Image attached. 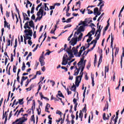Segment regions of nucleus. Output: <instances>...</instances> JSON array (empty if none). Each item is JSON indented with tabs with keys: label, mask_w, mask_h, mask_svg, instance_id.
I'll return each instance as SVG.
<instances>
[{
	"label": "nucleus",
	"mask_w": 124,
	"mask_h": 124,
	"mask_svg": "<svg viewBox=\"0 0 124 124\" xmlns=\"http://www.w3.org/2000/svg\"><path fill=\"white\" fill-rule=\"evenodd\" d=\"M24 32H25V33H29V32H32V31H28V30H25L24 31Z\"/></svg>",
	"instance_id": "51"
},
{
	"label": "nucleus",
	"mask_w": 124,
	"mask_h": 124,
	"mask_svg": "<svg viewBox=\"0 0 124 124\" xmlns=\"http://www.w3.org/2000/svg\"><path fill=\"white\" fill-rule=\"evenodd\" d=\"M124 57V50L123 51V53L121 56V63L122 64V62H123V58Z\"/></svg>",
	"instance_id": "28"
},
{
	"label": "nucleus",
	"mask_w": 124,
	"mask_h": 124,
	"mask_svg": "<svg viewBox=\"0 0 124 124\" xmlns=\"http://www.w3.org/2000/svg\"><path fill=\"white\" fill-rule=\"evenodd\" d=\"M108 108H109V104H108V102L107 101V104L105 105V108H104L103 111H106V109L108 110Z\"/></svg>",
	"instance_id": "19"
},
{
	"label": "nucleus",
	"mask_w": 124,
	"mask_h": 124,
	"mask_svg": "<svg viewBox=\"0 0 124 124\" xmlns=\"http://www.w3.org/2000/svg\"><path fill=\"white\" fill-rule=\"evenodd\" d=\"M23 23H25V21H30V18L28 17H24V18Z\"/></svg>",
	"instance_id": "33"
},
{
	"label": "nucleus",
	"mask_w": 124,
	"mask_h": 124,
	"mask_svg": "<svg viewBox=\"0 0 124 124\" xmlns=\"http://www.w3.org/2000/svg\"><path fill=\"white\" fill-rule=\"evenodd\" d=\"M26 65H28V67H31V63L29 62H27Z\"/></svg>",
	"instance_id": "61"
},
{
	"label": "nucleus",
	"mask_w": 124,
	"mask_h": 124,
	"mask_svg": "<svg viewBox=\"0 0 124 124\" xmlns=\"http://www.w3.org/2000/svg\"><path fill=\"white\" fill-rule=\"evenodd\" d=\"M28 44H29V45H30V46H31L32 44V42H31V40H28Z\"/></svg>",
	"instance_id": "48"
},
{
	"label": "nucleus",
	"mask_w": 124,
	"mask_h": 124,
	"mask_svg": "<svg viewBox=\"0 0 124 124\" xmlns=\"http://www.w3.org/2000/svg\"><path fill=\"white\" fill-rule=\"evenodd\" d=\"M103 120H104L105 121V120H106V114L105 113H104L103 114Z\"/></svg>",
	"instance_id": "43"
},
{
	"label": "nucleus",
	"mask_w": 124,
	"mask_h": 124,
	"mask_svg": "<svg viewBox=\"0 0 124 124\" xmlns=\"http://www.w3.org/2000/svg\"><path fill=\"white\" fill-rule=\"evenodd\" d=\"M50 10H52V9H55V6H50Z\"/></svg>",
	"instance_id": "63"
},
{
	"label": "nucleus",
	"mask_w": 124,
	"mask_h": 124,
	"mask_svg": "<svg viewBox=\"0 0 124 124\" xmlns=\"http://www.w3.org/2000/svg\"><path fill=\"white\" fill-rule=\"evenodd\" d=\"M71 91H73L75 93L74 95V96H75V94H77V97H78V92H76V86L73 84V85L72 86V87L70 89Z\"/></svg>",
	"instance_id": "12"
},
{
	"label": "nucleus",
	"mask_w": 124,
	"mask_h": 124,
	"mask_svg": "<svg viewBox=\"0 0 124 124\" xmlns=\"http://www.w3.org/2000/svg\"><path fill=\"white\" fill-rule=\"evenodd\" d=\"M100 63H101L102 62V56H101L99 58V62Z\"/></svg>",
	"instance_id": "41"
},
{
	"label": "nucleus",
	"mask_w": 124,
	"mask_h": 124,
	"mask_svg": "<svg viewBox=\"0 0 124 124\" xmlns=\"http://www.w3.org/2000/svg\"><path fill=\"white\" fill-rule=\"evenodd\" d=\"M47 4L48 5H49V4H48V3H44V5H45V11H47H47H48V10H49V8H48V7H47Z\"/></svg>",
	"instance_id": "20"
},
{
	"label": "nucleus",
	"mask_w": 124,
	"mask_h": 124,
	"mask_svg": "<svg viewBox=\"0 0 124 124\" xmlns=\"http://www.w3.org/2000/svg\"><path fill=\"white\" fill-rule=\"evenodd\" d=\"M86 90H87V87H86L85 88V90H84L83 93L84 98H85V96H86Z\"/></svg>",
	"instance_id": "35"
},
{
	"label": "nucleus",
	"mask_w": 124,
	"mask_h": 124,
	"mask_svg": "<svg viewBox=\"0 0 124 124\" xmlns=\"http://www.w3.org/2000/svg\"><path fill=\"white\" fill-rule=\"evenodd\" d=\"M61 68L62 69H64L65 70V71H67V68L64 67V66H62L61 67Z\"/></svg>",
	"instance_id": "49"
},
{
	"label": "nucleus",
	"mask_w": 124,
	"mask_h": 124,
	"mask_svg": "<svg viewBox=\"0 0 124 124\" xmlns=\"http://www.w3.org/2000/svg\"><path fill=\"white\" fill-rule=\"evenodd\" d=\"M45 70H46L45 66H43V67L42 68V71H43V72H44V71H45Z\"/></svg>",
	"instance_id": "64"
},
{
	"label": "nucleus",
	"mask_w": 124,
	"mask_h": 124,
	"mask_svg": "<svg viewBox=\"0 0 124 124\" xmlns=\"http://www.w3.org/2000/svg\"><path fill=\"white\" fill-rule=\"evenodd\" d=\"M87 10L88 11V14H93V12L92 11L90 10V9H87Z\"/></svg>",
	"instance_id": "38"
},
{
	"label": "nucleus",
	"mask_w": 124,
	"mask_h": 124,
	"mask_svg": "<svg viewBox=\"0 0 124 124\" xmlns=\"http://www.w3.org/2000/svg\"><path fill=\"white\" fill-rule=\"evenodd\" d=\"M84 59L85 57H82V58L80 59V61L78 63V65H82L83 66H85L87 60L84 61Z\"/></svg>",
	"instance_id": "8"
},
{
	"label": "nucleus",
	"mask_w": 124,
	"mask_h": 124,
	"mask_svg": "<svg viewBox=\"0 0 124 124\" xmlns=\"http://www.w3.org/2000/svg\"><path fill=\"white\" fill-rule=\"evenodd\" d=\"M17 81L18 82V83H20V77L19 75L17 76Z\"/></svg>",
	"instance_id": "50"
},
{
	"label": "nucleus",
	"mask_w": 124,
	"mask_h": 124,
	"mask_svg": "<svg viewBox=\"0 0 124 124\" xmlns=\"http://www.w3.org/2000/svg\"><path fill=\"white\" fill-rule=\"evenodd\" d=\"M78 70H80V69H81L79 76L77 77L76 78V86H77V87H78L79 84H80V82L82 80V77H83V74H84V73L83 72L84 71V68H85V66H83L82 65H78Z\"/></svg>",
	"instance_id": "4"
},
{
	"label": "nucleus",
	"mask_w": 124,
	"mask_h": 124,
	"mask_svg": "<svg viewBox=\"0 0 124 124\" xmlns=\"http://www.w3.org/2000/svg\"><path fill=\"white\" fill-rule=\"evenodd\" d=\"M97 30L95 32V36H96V38L94 40H93L91 43H88L87 45V46H86V48H89L90 47V45H93V46L91 48V51H93V49L94 48V47H95V45H96V43H97V40L99 39V37H100V32H101V30H102V28H103V26H101V25H99V22H98L97 24Z\"/></svg>",
	"instance_id": "3"
},
{
	"label": "nucleus",
	"mask_w": 124,
	"mask_h": 124,
	"mask_svg": "<svg viewBox=\"0 0 124 124\" xmlns=\"http://www.w3.org/2000/svg\"><path fill=\"white\" fill-rule=\"evenodd\" d=\"M43 12H44V7H41L37 13V17L35 19V22L40 21V20L42 19V17H43Z\"/></svg>",
	"instance_id": "6"
},
{
	"label": "nucleus",
	"mask_w": 124,
	"mask_h": 124,
	"mask_svg": "<svg viewBox=\"0 0 124 124\" xmlns=\"http://www.w3.org/2000/svg\"><path fill=\"white\" fill-rule=\"evenodd\" d=\"M68 58V56H67V54H64L63 57V59H67Z\"/></svg>",
	"instance_id": "60"
},
{
	"label": "nucleus",
	"mask_w": 124,
	"mask_h": 124,
	"mask_svg": "<svg viewBox=\"0 0 124 124\" xmlns=\"http://www.w3.org/2000/svg\"><path fill=\"white\" fill-rule=\"evenodd\" d=\"M56 114H58V115H62V112L60 110H57Z\"/></svg>",
	"instance_id": "53"
},
{
	"label": "nucleus",
	"mask_w": 124,
	"mask_h": 124,
	"mask_svg": "<svg viewBox=\"0 0 124 124\" xmlns=\"http://www.w3.org/2000/svg\"><path fill=\"white\" fill-rule=\"evenodd\" d=\"M74 18V17H72L71 18L67 19L66 20L63 21L62 22L63 23H70V22H71V20H72V19H73Z\"/></svg>",
	"instance_id": "18"
},
{
	"label": "nucleus",
	"mask_w": 124,
	"mask_h": 124,
	"mask_svg": "<svg viewBox=\"0 0 124 124\" xmlns=\"http://www.w3.org/2000/svg\"><path fill=\"white\" fill-rule=\"evenodd\" d=\"M76 69L75 70V73H74V75L75 76H77V75H78V74H79V72H80V71H79V69H78V68H77V66H76Z\"/></svg>",
	"instance_id": "15"
},
{
	"label": "nucleus",
	"mask_w": 124,
	"mask_h": 124,
	"mask_svg": "<svg viewBox=\"0 0 124 124\" xmlns=\"http://www.w3.org/2000/svg\"><path fill=\"white\" fill-rule=\"evenodd\" d=\"M40 96L41 97V99H42V98H43V97H44L43 94H42V93H40Z\"/></svg>",
	"instance_id": "62"
},
{
	"label": "nucleus",
	"mask_w": 124,
	"mask_h": 124,
	"mask_svg": "<svg viewBox=\"0 0 124 124\" xmlns=\"http://www.w3.org/2000/svg\"><path fill=\"white\" fill-rule=\"evenodd\" d=\"M31 36H32V32H29L28 33H26L25 36H24V39L28 40H31Z\"/></svg>",
	"instance_id": "9"
},
{
	"label": "nucleus",
	"mask_w": 124,
	"mask_h": 124,
	"mask_svg": "<svg viewBox=\"0 0 124 124\" xmlns=\"http://www.w3.org/2000/svg\"><path fill=\"white\" fill-rule=\"evenodd\" d=\"M68 62L67 61L66 59H63V60H62V65H66L67 64Z\"/></svg>",
	"instance_id": "16"
},
{
	"label": "nucleus",
	"mask_w": 124,
	"mask_h": 124,
	"mask_svg": "<svg viewBox=\"0 0 124 124\" xmlns=\"http://www.w3.org/2000/svg\"><path fill=\"white\" fill-rule=\"evenodd\" d=\"M31 18L32 20H35V16L34 15H32V16L31 17Z\"/></svg>",
	"instance_id": "57"
},
{
	"label": "nucleus",
	"mask_w": 124,
	"mask_h": 124,
	"mask_svg": "<svg viewBox=\"0 0 124 124\" xmlns=\"http://www.w3.org/2000/svg\"><path fill=\"white\" fill-rule=\"evenodd\" d=\"M27 79H28V77H25L24 76H23L21 78V81L24 82L25 80H27Z\"/></svg>",
	"instance_id": "27"
},
{
	"label": "nucleus",
	"mask_w": 124,
	"mask_h": 124,
	"mask_svg": "<svg viewBox=\"0 0 124 124\" xmlns=\"http://www.w3.org/2000/svg\"><path fill=\"white\" fill-rule=\"evenodd\" d=\"M73 102L75 105H78V103H77V99H76V98H74L73 99Z\"/></svg>",
	"instance_id": "32"
},
{
	"label": "nucleus",
	"mask_w": 124,
	"mask_h": 124,
	"mask_svg": "<svg viewBox=\"0 0 124 124\" xmlns=\"http://www.w3.org/2000/svg\"><path fill=\"white\" fill-rule=\"evenodd\" d=\"M59 96H60V97H63V98H64V96L62 95V93H61V91H58V93L57 95H56V97L59 98V99H60L61 102L62 103V98L59 97Z\"/></svg>",
	"instance_id": "13"
},
{
	"label": "nucleus",
	"mask_w": 124,
	"mask_h": 124,
	"mask_svg": "<svg viewBox=\"0 0 124 124\" xmlns=\"http://www.w3.org/2000/svg\"><path fill=\"white\" fill-rule=\"evenodd\" d=\"M23 18H26V17H28V15L26 13H23Z\"/></svg>",
	"instance_id": "47"
},
{
	"label": "nucleus",
	"mask_w": 124,
	"mask_h": 124,
	"mask_svg": "<svg viewBox=\"0 0 124 124\" xmlns=\"http://www.w3.org/2000/svg\"><path fill=\"white\" fill-rule=\"evenodd\" d=\"M18 104V102H16V99H15L13 103V105H17Z\"/></svg>",
	"instance_id": "45"
},
{
	"label": "nucleus",
	"mask_w": 124,
	"mask_h": 124,
	"mask_svg": "<svg viewBox=\"0 0 124 124\" xmlns=\"http://www.w3.org/2000/svg\"><path fill=\"white\" fill-rule=\"evenodd\" d=\"M109 71V68L107 66L105 67V78L106 77V72H108Z\"/></svg>",
	"instance_id": "24"
},
{
	"label": "nucleus",
	"mask_w": 124,
	"mask_h": 124,
	"mask_svg": "<svg viewBox=\"0 0 124 124\" xmlns=\"http://www.w3.org/2000/svg\"><path fill=\"white\" fill-rule=\"evenodd\" d=\"M79 47H80V46H78L76 47H73L71 49V46H70L69 47L67 48L66 51L68 53V56H69L70 58H74V56L78 58H80V57H81L82 53H83V52H84V51L86 50V47L84 46H81L80 47V50L78 52V49L79 48Z\"/></svg>",
	"instance_id": "2"
},
{
	"label": "nucleus",
	"mask_w": 124,
	"mask_h": 124,
	"mask_svg": "<svg viewBox=\"0 0 124 124\" xmlns=\"http://www.w3.org/2000/svg\"><path fill=\"white\" fill-rule=\"evenodd\" d=\"M31 121L32 122H33L34 124L35 123V120L34 119V115H32L31 117Z\"/></svg>",
	"instance_id": "30"
},
{
	"label": "nucleus",
	"mask_w": 124,
	"mask_h": 124,
	"mask_svg": "<svg viewBox=\"0 0 124 124\" xmlns=\"http://www.w3.org/2000/svg\"><path fill=\"white\" fill-rule=\"evenodd\" d=\"M73 35V34H71L69 37L68 38V41H70V39H71V37H72Z\"/></svg>",
	"instance_id": "44"
},
{
	"label": "nucleus",
	"mask_w": 124,
	"mask_h": 124,
	"mask_svg": "<svg viewBox=\"0 0 124 124\" xmlns=\"http://www.w3.org/2000/svg\"><path fill=\"white\" fill-rule=\"evenodd\" d=\"M44 60H45V57H44V56L42 55L40 57V58L39 59V61L41 63V66H43V65H45V62H44Z\"/></svg>",
	"instance_id": "10"
},
{
	"label": "nucleus",
	"mask_w": 124,
	"mask_h": 124,
	"mask_svg": "<svg viewBox=\"0 0 124 124\" xmlns=\"http://www.w3.org/2000/svg\"><path fill=\"white\" fill-rule=\"evenodd\" d=\"M50 83H52V87H54L55 86V81L54 80H50Z\"/></svg>",
	"instance_id": "55"
},
{
	"label": "nucleus",
	"mask_w": 124,
	"mask_h": 124,
	"mask_svg": "<svg viewBox=\"0 0 124 124\" xmlns=\"http://www.w3.org/2000/svg\"><path fill=\"white\" fill-rule=\"evenodd\" d=\"M29 26L31 27L32 28V29H33V30H34V24H33V21H32V20L31 21H27L24 26V29H25V30H27V29H29V30H31V27H30V26H29Z\"/></svg>",
	"instance_id": "7"
},
{
	"label": "nucleus",
	"mask_w": 124,
	"mask_h": 124,
	"mask_svg": "<svg viewBox=\"0 0 124 124\" xmlns=\"http://www.w3.org/2000/svg\"><path fill=\"white\" fill-rule=\"evenodd\" d=\"M30 82H31V79H30V80L29 81V79H28L27 81H26L27 84L25 85V87H27L28 85L30 83Z\"/></svg>",
	"instance_id": "31"
},
{
	"label": "nucleus",
	"mask_w": 124,
	"mask_h": 124,
	"mask_svg": "<svg viewBox=\"0 0 124 124\" xmlns=\"http://www.w3.org/2000/svg\"><path fill=\"white\" fill-rule=\"evenodd\" d=\"M11 42V41H10V40H8L7 42V46H10V43Z\"/></svg>",
	"instance_id": "39"
},
{
	"label": "nucleus",
	"mask_w": 124,
	"mask_h": 124,
	"mask_svg": "<svg viewBox=\"0 0 124 124\" xmlns=\"http://www.w3.org/2000/svg\"><path fill=\"white\" fill-rule=\"evenodd\" d=\"M96 54H95V58H94V66H95V64H96Z\"/></svg>",
	"instance_id": "37"
},
{
	"label": "nucleus",
	"mask_w": 124,
	"mask_h": 124,
	"mask_svg": "<svg viewBox=\"0 0 124 124\" xmlns=\"http://www.w3.org/2000/svg\"><path fill=\"white\" fill-rule=\"evenodd\" d=\"M18 113H17V116H19L20 113L22 112H24V108H21L18 111Z\"/></svg>",
	"instance_id": "23"
},
{
	"label": "nucleus",
	"mask_w": 124,
	"mask_h": 124,
	"mask_svg": "<svg viewBox=\"0 0 124 124\" xmlns=\"http://www.w3.org/2000/svg\"><path fill=\"white\" fill-rule=\"evenodd\" d=\"M57 30V29L55 28L54 30H51L50 31V33H54L55 34V31Z\"/></svg>",
	"instance_id": "46"
},
{
	"label": "nucleus",
	"mask_w": 124,
	"mask_h": 124,
	"mask_svg": "<svg viewBox=\"0 0 124 124\" xmlns=\"http://www.w3.org/2000/svg\"><path fill=\"white\" fill-rule=\"evenodd\" d=\"M13 60H14V58H13V54H11V62H13Z\"/></svg>",
	"instance_id": "40"
},
{
	"label": "nucleus",
	"mask_w": 124,
	"mask_h": 124,
	"mask_svg": "<svg viewBox=\"0 0 124 124\" xmlns=\"http://www.w3.org/2000/svg\"><path fill=\"white\" fill-rule=\"evenodd\" d=\"M41 5H42V3H41L37 6V7L35 9L36 11H38V9L41 6Z\"/></svg>",
	"instance_id": "29"
},
{
	"label": "nucleus",
	"mask_w": 124,
	"mask_h": 124,
	"mask_svg": "<svg viewBox=\"0 0 124 124\" xmlns=\"http://www.w3.org/2000/svg\"><path fill=\"white\" fill-rule=\"evenodd\" d=\"M90 27H92V31H90L88 34H87L85 37H87V36H88V39L87 40V42L89 43V42H91L92 40H93V37L92 36L93 34H94V32L95 31V28H94V27H95V26L93 23H92L90 25Z\"/></svg>",
	"instance_id": "5"
},
{
	"label": "nucleus",
	"mask_w": 124,
	"mask_h": 124,
	"mask_svg": "<svg viewBox=\"0 0 124 124\" xmlns=\"http://www.w3.org/2000/svg\"><path fill=\"white\" fill-rule=\"evenodd\" d=\"M103 15H104V13H102V15L100 16L98 18L97 21L99 22L100 20H101V18L103 16Z\"/></svg>",
	"instance_id": "36"
},
{
	"label": "nucleus",
	"mask_w": 124,
	"mask_h": 124,
	"mask_svg": "<svg viewBox=\"0 0 124 124\" xmlns=\"http://www.w3.org/2000/svg\"><path fill=\"white\" fill-rule=\"evenodd\" d=\"M30 5V7H31L32 5V3H31V1H30L29 0H27V3L26 5V8H28V6Z\"/></svg>",
	"instance_id": "17"
},
{
	"label": "nucleus",
	"mask_w": 124,
	"mask_h": 124,
	"mask_svg": "<svg viewBox=\"0 0 124 124\" xmlns=\"http://www.w3.org/2000/svg\"><path fill=\"white\" fill-rule=\"evenodd\" d=\"M34 87V85L33 84H31L30 87V90L29 91H31V89H32V88Z\"/></svg>",
	"instance_id": "42"
},
{
	"label": "nucleus",
	"mask_w": 124,
	"mask_h": 124,
	"mask_svg": "<svg viewBox=\"0 0 124 124\" xmlns=\"http://www.w3.org/2000/svg\"><path fill=\"white\" fill-rule=\"evenodd\" d=\"M92 85L93 87L94 86V80L93 78H92Z\"/></svg>",
	"instance_id": "52"
},
{
	"label": "nucleus",
	"mask_w": 124,
	"mask_h": 124,
	"mask_svg": "<svg viewBox=\"0 0 124 124\" xmlns=\"http://www.w3.org/2000/svg\"><path fill=\"white\" fill-rule=\"evenodd\" d=\"M98 12V8L97 7L95 8L94 9V12H93L94 15H96V14Z\"/></svg>",
	"instance_id": "22"
},
{
	"label": "nucleus",
	"mask_w": 124,
	"mask_h": 124,
	"mask_svg": "<svg viewBox=\"0 0 124 124\" xmlns=\"http://www.w3.org/2000/svg\"><path fill=\"white\" fill-rule=\"evenodd\" d=\"M33 36L34 38H36V31L34 32Z\"/></svg>",
	"instance_id": "58"
},
{
	"label": "nucleus",
	"mask_w": 124,
	"mask_h": 124,
	"mask_svg": "<svg viewBox=\"0 0 124 124\" xmlns=\"http://www.w3.org/2000/svg\"><path fill=\"white\" fill-rule=\"evenodd\" d=\"M4 27L5 28H7V29H8L9 30H10V25H9V23H7L6 21L5 20V18H4Z\"/></svg>",
	"instance_id": "14"
},
{
	"label": "nucleus",
	"mask_w": 124,
	"mask_h": 124,
	"mask_svg": "<svg viewBox=\"0 0 124 124\" xmlns=\"http://www.w3.org/2000/svg\"><path fill=\"white\" fill-rule=\"evenodd\" d=\"M34 6H32L31 9V14H33V13H34Z\"/></svg>",
	"instance_id": "26"
},
{
	"label": "nucleus",
	"mask_w": 124,
	"mask_h": 124,
	"mask_svg": "<svg viewBox=\"0 0 124 124\" xmlns=\"http://www.w3.org/2000/svg\"><path fill=\"white\" fill-rule=\"evenodd\" d=\"M21 69L23 71L26 69V65L25 64V62L23 63L22 67L21 68Z\"/></svg>",
	"instance_id": "25"
},
{
	"label": "nucleus",
	"mask_w": 124,
	"mask_h": 124,
	"mask_svg": "<svg viewBox=\"0 0 124 124\" xmlns=\"http://www.w3.org/2000/svg\"><path fill=\"white\" fill-rule=\"evenodd\" d=\"M109 23L107 25V26H106V27L105 28V31H107V30H108V28H109Z\"/></svg>",
	"instance_id": "54"
},
{
	"label": "nucleus",
	"mask_w": 124,
	"mask_h": 124,
	"mask_svg": "<svg viewBox=\"0 0 124 124\" xmlns=\"http://www.w3.org/2000/svg\"><path fill=\"white\" fill-rule=\"evenodd\" d=\"M82 25V26H81ZM78 26H81L78 29L77 31L75 32L74 37H73L71 40L70 41V43L72 46H74L77 44V41H80L82 39V36H83V33L82 31H84L85 27L88 26L87 22L86 21H81L78 24Z\"/></svg>",
	"instance_id": "1"
},
{
	"label": "nucleus",
	"mask_w": 124,
	"mask_h": 124,
	"mask_svg": "<svg viewBox=\"0 0 124 124\" xmlns=\"http://www.w3.org/2000/svg\"><path fill=\"white\" fill-rule=\"evenodd\" d=\"M113 42H114V35H111V43H110V47H112V59H114V48H113Z\"/></svg>",
	"instance_id": "11"
},
{
	"label": "nucleus",
	"mask_w": 124,
	"mask_h": 124,
	"mask_svg": "<svg viewBox=\"0 0 124 124\" xmlns=\"http://www.w3.org/2000/svg\"><path fill=\"white\" fill-rule=\"evenodd\" d=\"M66 14L67 17H69L70 16V13H68V12L66 11Z\"/></svg>",
	"instance_id": "59"
},
{
	"label": "nucleus",
	"mask_w": 124,
	"mask_h": 124,
	"mask_svg": "<svg viewBox=\"0 0 124 124\" xmlns=\"http://www.w3.org/2000/svg\"><path fill=\"white\" fill-rule=\"evenodd\" d=\"M79 118L80 119H81V122H82V121H83V112H82L81 111H80L79 113Z\"/></svg>",
	"instance_id": "21"
},
{
	"label": "nucleus",
	"mask_w": 124,
	"mask_h": 124,
	"mask_svg": "<svg viewBox=\"0 0 124 124\" xmlns=\"http://www.w3.org/2000/svg\"><path fill=\"white\" fill-rule=\"evenodd\" d=\"M90 67H91V62H89L87 66V69H89V68H90Z\"/></svg>",
	"instance_id": "56"
},
{
	"label": "nucleus",
	"mask_w": 124,
	"mask_h": 124,
	"mask_svg": "<svg viewBox=\"0 0 124 124\" xmlns=\"http://www.w3.org/2000/svg\"><path fill=\"white\" fill-rule=\"evenodd\" d=\"M16 69H17V67H16V66H14L13 71L14 73H16Z\"/></svg>",
	"instance_id": "34"
}]
</instances>
